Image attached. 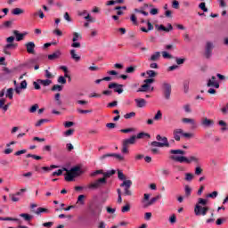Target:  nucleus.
<instances>
[{
  "instance_id": "f257e3e1",
  "label": "nucleus",
  "mask_w": 228,
  "mask_h": 228,
  "mask_svg": "<svg viewBox=\"0 0 228 228\" xmlns=\"http://www.w3.org/2000/svg\"><path fill=\"white\" fill-rule=\"evenodd\" d=\"M186 151L183 150H170L169 159H171L172 161H175L176 163H187V165H190L191 163L199 165V163H200V159H199L197 155L184 157Z\"/></svg>"
},
{
  "instance_id": "f03ea898",
  "label": "nucleus",
  "mask_w": 228,
  "mask_h": 228,
  "mask_svg": "<svg viewBox=\"0 0 228 228\" xmlns=\"http://www.w3.org/2000/svg\"><path fill=\"white\" fill-rule=\"evenodd\" d=\"M67 174L65 175V181L71 182L76 179V177H79L81 174H83V171L81 170V167L79 166H76L70 168L69 171H68L67 168H63Z\"/></svg>"
},
{
  "instance_id": "7ed1b4c3",
  "label": "nucleus",
  "mask_w": 228,
  "mask_h": 228,
  "mask_svg": "<svg viewBox=\"0 0 228 228\" xmlns=\"http://www.w3.org/2000/svg\"><path fill=\"white\" fill-rule=\"evenodd\" d=\"M173 135H174L175 142H181V136L183 138H187V139L193 138V136H195L191 133L184 132V130L183 128H175L173 131Z\"/></svg>"
},
{
  "instance_id": "20e7f679",
  "label": "nucleus",
  "mask_w": 228,
  "mask_h": 228,
  "mask_svg": "<svg viewBox=\"0 0 228 228\" xmlns=\"http://www.w3.org/2000/svg\"><path fill=\"white\" fill-rule=\"evenodd\" d=\"M143 85L141 86V88L137 92H154V87H152V83H154V78H148L143 81Z\"/></svg>"
},
{
  "instance_id": "39448f33",
  "label": "nucleus",
  "mask_w": 228,
  "mask_h": 228,
  "mask_svg": "<svg viewBox=\"0 0 228 228\" xmlns=\"http://www.w3.org/2000/svg\"><path fill=\"white\" fill-rule=\"evenodd\" d=\"M133 182L131 180H125L121 184L120 187L124 188V195L126 197H131L133 195V191L129 188H131Z\"/></svg>"
},
{
  "instance_id": "423d86ee",
  "label": "nucleus",
  "mask_w": 228,
  "mask_h": 228,
  "mask_svg": "<svg viewBox=\"0 0 228 228\" xmlns=\"http://www.w3.org/2000/svg\"><path fill=\"white\" fill-rule=\"evenodd\" d=\"M208 211H209V208L201 207L200 205H196L194 208V213L196 216H206L208 215Z\"/></svg>"
},
{
  "instance_id": "0eeeda50",
  "label": "nucleus",
  "mask_w": 228,
  "mask_h": 228,
  "mask_svg": "<svg viewBox=\"0 0 228 228\" xmlns=\"http://www.w3.org/2000/svg\"><path fill=\"white\" fill-rule=\"evenodd\" d=\"M162 90L165 96V99L168 101L170 99V95L172 94V86L169 83L164 82L162 84Z\"/></svg>"
},
{
  "instance_id": "6e6552de",
  "label": "nucleus",
  "mask_w": 228,
  "mask_h": 228,
  "mask_svg": "<svg viewBox=\"0 0 228 228\" xmlns=\"http://www.w3.org/2000/svg\"><path fill=\"white\" fill-rule=\"evenodd\" d=\"M81 34L77 32H73V43L71 44V47H73L74 49H79V47H81V43L77 42V40H81Z\"/></svg>"
},
{
  "instance_id": "1a4fd4ad",
  "label": "nucleus",
  "mask_w": 228,
  "mask_h": 228,
  "mask_svg": "<svg viewBox=\"0 0 228 228\" xmlns=\"http://www.w3.org/2000/svg\"><path fill=\"white\" fill-rule=\"evenodd\" d=\"M102 184H106V178H100V179L96 180L93 183H90L88 185V188L90 190H97V189L101 188V186H102Z\"/></svg>"
},
{
  "instance_id": "9d476101",
  "label": "nucleus",
  "mask_w": 228,
  "mask_h": 228,
  "mask_svg": "<svg viewBox=\"0 0 228 228\" xmlns=\"http://www.w3.org/2000/svg\"><path fill=\"white\" fill-rule=\"evenodd\" d=\"M207 86L209 88H220V83L216 80V77L213 76L208 79Z\"/></svg>"
},
{
  "instance_id": "9b49d317",
  "label": "nucleus",
  "mask_w": 228,
  "mask_h": 228,
  "mask_svg": "<svg viewBox=\"0 0 228 228\" xmlns=\"http://www.w3.org/2000/svg\"><path fill=\"white\" fill-rule=\"evenodd\" d=\"M106 158H115L118 161H124L125 159L124 156L118 153H107L100 157V159H106Z\"/></svg>"
},
{
  "instance_id": "f8f14e48",
  "label": "nucleus",
  "mask_w": 228,
  "mask_h": 228,
  "mask_svg": "<svg viewBox=\"0 0 228 228\" xmlns=\"http://www.w3.org/2000/svg\"><path fill=\"white\" fill-rule=\"evenodd\" d=\"M151 145L152 147H170V143L167 137H163V142L154 141L151 142Z\"/></svg>"
},
{
  "instance_id": "ddd939ff",
  "label": "nucleus",
  "mask_w": 228,
  "mask_h": 228,
  "mask_svg": "<svg viewBox=\"0 0 228 228\" xmlns=\"http://www.w3.org/2000/svg\"><path fill=\"white\" fill-rule=\"evenodd\" d=\"M25 47L28 54H35V48L37 47L35 42L30 41L26 43Z\"/></svg>"
},
{
  "instance_id": "4468645a",
  "label": "nucleus",
  "mask_w": 228,
  "mask_h": 228,
  "mask_svg": "<svg viewBox=\"0 0 228 228\" xmlns=\"http://www.w3.org/2000/svg\"><path fill=\"white\" fill-rule=\"evenodd\" d=\"M70 58L73 60V61H76L77 63L79 62L81 60V55L77 53L76 49H71L69 51Z\"/></svg>"
},
{
  "instance_id": "2eb2a0df",
  "label": "nucleus",
  "mask_w": 228,
  "mask_h": 228,
  "mask_svg": "<svg viewBox=\"0 0 228 228\" xmlns=\"http://www.w3.org/2000/svg\"><path fill=\"white\" fill-rule=\"evenodd\" d=\"M109 88H114V92H117L118 94H122L124 92V86L117 83H111L109 85Z\"/></svg>"
},
{
  "instance_id": "dca6fc26",
  "label": "nucleus",
  "mask_w": 228,
  "mask_h": 228,
  "mask_svg": "<svg viewBox=\"0 0 228 228\" xmlns=\"http://www.w3.org/2000/svg\"><path fill=\"white\" fill-rule=\"evenodd\" d=\"M202 127H213L215 126V121L208 118H203L201 120Z\"/></svg>"
},
{
  "instance_id": "f3484780",
  "label": "nucleus",
  "mask_w": 228,
  "mask_h": 228,
  "mask_svg": "<svg viewBox=\"0 0 228 228\" xmlns=\"http://www.w3.org/2000/svg\"><path fill=\"white\" fill-rule=\"evenodd\" d=\"M122 143L126 145V147H129V145H134V143H136V135H133L128 139L123 140Z\"/></svg>"
},
{
  "instance_id": "a211bd4d",
  "label": "nucleus",
  "mask_w": 228,
  "mask_h": 228,
  "mask_svg": "<svg viewBox=\"0 0 228 228\" xmlns=\"http://www.w3.org/2000/svg\"><path fill=\"white\" fill-rule=\"evenodd\" d=\"M156 28L159 31H166V33H168L174 29V27H172V24L170 23L167 24V28L163 25H157Z\"/></svg>"
},
{
  "instance_id": "6ab92c4d",
  "label": "nucleus",
  "mask_w": 228,
  "mask_h": 228,
  "mask_svg": "<svg viewBox=\"0 0 228 228\" xmlns=\"http://www.w3.org/2000/svg\"><path fill=\"white\" fill-rule=\"evenodd\" d=\"M134 102L136 103L137 108H145V106H147V101L143 98L134 99Z\"/></svg>"
},
{
  "instance_id": "aec40b11",
  "label": "nucleus",
  "mask_w": 228,
  "mask_h": 228,
  "mask_svg": "<svg viewBox=\"0 0 228 228\" xmlns=\"http://www.w3.org/2000/svg\"><path fill=\"white\" fill-rule=\"evenodd\" d=\"M61 58V51L57 50L53 53L48 55V60H58Z\"/></svg>"
},
{
  "instance_id": "412c9836",
  "label": "nucleus",
  "mask_w": 228,
  "mask_h": 228,
  "mask_svg": "<svg viewBox=\"0 0 228 228\" xmlns=\"http://www.w3.org/2000/svg\"><path fill=\"white\" fill-rule=\"evenodd\" d=\"M12 73H13V70L8 68H4L3 72L1 74V77H10Z\"/></svg>"
},
{
  "instance_id": "4be33fe9",
  "label": "nucleus",
  "mask_w": 228,
  "mask_h": 228,
  "mask_svg": "<svg viewBox=\"0 0 228 228\" xmlns=\"http://www.w3.org/2000/svg\"><path fill=\"white\" fill-rule=\"evenodd\" d=\"M147 26L148 28H146L145 27H142L141 31H142L143 33H149V31H152V29H154V27L152 26V23H151V21H147Z\"/></svg>"
},
{
  "instance_id": "5701e85b",
  "label": "nucleus",
  "mask_w": 228,
  "mask_h": 228,
  "mask_svg": "<svg viewBox=\"0 0 228 228\" xmlns=\"http://www.w3.org/2000/svg\"><path fill=\"white\" fill-rule=\"evenodd\" d=\"M149 199H151V195L145 193V194H144V198H143V200H142V207H143V208H149V206H150V205H148V204H149Z\"/></svg>"
},
{
  "instance_id": "b1692460",
  "label": "nucleus",
  "mask_w": 228,
  "mask_h": 228,
  "mask_svg": "<svg viewBox=\"0 0 228 228\" xmlns=\"http://www.w3.org/2000/svg\"><path fill=\"white\" fill-rule=\"evenodd\" d=\"M161 58V53L159 52H155L154 53L151 54L150 58V61H158Z\"/></svg>"
},
{
  "instance_id": "393cba45",
  "label": "nucleus",
  "mask_w": 228,
  "mask_h": 228,
  "mask_svg": "<svg viewBox=\"0 0 228 228\" xmlns=\"http://www.w3.org/2000/svg\"><path fill=\"white\" fill-rule=\"evenodd\" d=\"M13 35L16 37L17 42H20V40H23L24 37H26V34H21L18 30H14Z\"/></svg>"
},
{
  "instance_id": "a878e982",
  "label": "nucleus",
  "mask_w": 228,
  "mask_h": 228,
  "mask_svg": "<svg viewBox=\"0 0 228 228\" xmlns=\"http://www.w3.org/2000/svg\"><path fill=\"white\" fill-rule=\"evenodd\" d=\"M20 216L25 220V222H31L33 220V216L26 213L20 214Z\"/></svg>"
},
{
  "instance_id": "bb28decb",
  "label": "nucleus",
  "mask_w": 228,
  "mask_h": 228,
  "mask_svg": "<svg viewBox=\"0 0 228 228\" xmlns=\"http://www.w3.org/2000/svg\"><path fill=\"white\" fill-rule=\"evenodd\" d=\"M218 125L221 126L222 133H224L225 131H228V126H227V123L225 121L220 120L218 122Z\"/></svg>"
},
{
  "instance_id": "cd10ccee",
  "label": "nucleus",
  "mask_w": 228,
  "mask_h": 228,
  "mask_svg": "<svg viewBox=\"0 0 228 228\" xmlns=\"http://www.w3.org/2000/svg\"><path fill=\"white\" fill-rule=\"evenodd\" d=\"M183 124H191V126H195V119L190 118H182Z\"/></svg>"
},
{
  "instance_id": "c85d7f7f",
  "label": "nucleus",
  "mask_w": 228,
  "mask_h": 228,
  "mask_svg": "<svg viewBox=\"0 0 228 228\" xmlns=\"http://www.w3.org/2000/svg\"><path fill=\"white\" fill-rule=\"evenodd\" d=\"M37 83H39V85H43V86H49V85H51L53 81L50 79H45V80L38 79Z\"/></svg>"
},
{
  "instance_id": "c756f323",
  "label": "nucleus",
  "mask_w": 228,
  "mask_h": 228,
  "mask_svg": "<svg viewBox=\"0 0 228 228\" xmlns=\"http://www.w3.org/2000/svg\"><path fill=\"white\" fill-rule=\"evenodd\" d=\"M24 13V9L22 8H14L12 11V15H22Z\"/></svg>"
},
{
  "instance_id": "7c9ffc66",
  "label": "nucleus",
  "mask_w": 228,
  "mask_h": 228,
  "mask_svg": "<svg viewBox=\"0 0 228 228\" xmlns=\"http://www.w3.org/2000/svg\"><path fill=\"white\" fill-rule=\"evenodd\" d=\"M163 118V112L161 110H158L155 116L153 117V120L156 122L161 120Z\"/></svg>"
},
{
  "instance_id": "2f4dec72",
  "label": "nucleus",
  "mask_w": 228,
  "mask_h": 228,
  "mask_svg": "<svg viewBox=\"0 0 228 228\" xmlns=\"http://www.w3.org/2000/svg\"><path fill=\"white\" fill-rule=\"evenodd\" d=\"M211 49H213V43L208 42L206 45V52L208 56L211 55Z\"/></svg>"
},
{
  "instance_id": "473e14b6",
  "label": "nucleus",
  "mask_w": 228,
  "mask_h": 228,
  "mask_svg": "<svg viewBox=\"0 0 228 228\" xmlns=\"http://www.w3.org/2000/svg\"><path fill=\"white\" fill-rule=\"evenodd\" d=\"M183 92L184 94H188V92H190V80L183 81Z\"/></svg>"
},
{
  "instance_id": "72a5a7b5",
  "label": "nucleus",
  "mask_w": 228,
  "mask_h": 228,
  "mask_svg": "<svg viewBox=\"0 0 228 228\" xmlns=\"http://www.w3.org/2000/svg\"><path fill=\"white\" fill-rule=\"evenodd\" d=\"M91 213L94 216H99V215L102 213V208L101 207H96L95 210H92Z\"/></svg>"
},
{
  "instance_id": "f704fd0d",
  "label": "nucleus",
  "mask_w": 228,
  "mask_h": 228,
  "mask_svg": "<svg viewBox=\"0 0 228 228\" xmlns=\"http://www.w3.org/2000/svg\"><path fill=\"white\" fill-rule=\"evenodd\" d=\"M114 174H115V170H113V169L107 171L105 173L103 171V174H102L103 179H108V177H111V175H114Z\"/></svg>"
},
{
  "instance_id": "c9c22d12",
  "label": "nucleus",
  "mask_w": 228,
  "mask_h": 228,
  "mask_svg": "<svg viewBox=\"0 0 228 228\" xmlns=\"http://www.w3.org/2000/svg\"><path fill=\"white\" fill-rule=\"evenodd\" d=\"M85 199H86L85 195L83 194L79 195L77 200V204H80V206H85Z\"/></svg>"
},
{
  "instance_id": "e433bc0d",
  "label": "nucleus",
  "mask_w": 228,
  "mask_h": 228,
  "mask_svg": "<svg viewBox=\"0 0 228 228\" xmlns=\"http://www.w3.org/2000/svg\"><path fill=\"white\" fill-rule=\"evenodd\" d=\"M146 74L150 79H152V77H156V76H158V73L152 69L147 70Z\"/></svg>"
},
{
  "instance_id": "4c0bfd02",
  "label": "nucleus",
  "mask_w": 228,
  "mask_h": 228,
  "mask_svg": "<svg viewBox=\"0 0 228 228\" xmlns=\"http://www.w3.org/2000/svg\"><path fill=\"white\" fill-rule=\"evenodd\" d=\"M2 222H19V219L13 217H0Z\"/></svg>"
},
{
  "instance_id": "58836bf2",
  "label": "nucleus",
  "mask_w": 228,
  "mask_h": 228,
  "mask_svg": "<svg viewBox=\"0 0 228 228\" xmlns=\"http://www.w3.org/2000/svg\"><path fill=\"white\" fill-rule=\"evenodd\" d=\"M42 213H49V209L45 208H37L36 210V215H42Z\"/></svg>"
},
{
  "instance_id": "ea45409f",
  "label": "nucleus",
  "mask_w": 228,
  "mask_h": 228,
  "mask_svg": "<svg viewBox=\"0 0 228 228\" xmlns=\"http://www.w3.org/2000/svg\"><path fill=\"white\" fill-rule=\"evenodd\" d=\"M128 211H131V205L129 203L126 204L121 208V213H128Z\"/></svg>"
},
{
  "instance_id": "a19ab883",
  "label": "nucleus",
  "mask_w": 228,
  "mask_h": 228,
  "mask_svg": "<svg viewBox=\"0 0 228 228\" xmlns=\"http://www.w3.org/2000/svg\"><path fill=\"white\" fill-rule=\"evenodd\" d=\"M5 96L8 98V99H13V88H9L7 89V92L5 94Z\"/></svg>"
},
{
  "instance_id": "79ce46f5",
  "label": "nucleus",
  "mask_w": 228,
  "mask_h": 228,
  "mask_svg": "<svg viewBox=\"0 0 228 228\" xmlns=\"http://www.w3.org/2000/svg\"><path fill=\"white\" fill-rule=\"evenodd\" d=\"M9 197H10V199L12 202H19V200H20V197H19L15 193L14 194H10Z\"/></svg>"
},
{
  "instance_id": "37998d69",
  "label": "nucleus",
  "mask_w": 228,
  "mask_h": 228,
  "mask_svg": "<svg viewBox=\"0 0 228 228\" xmlns=\"http://www.w3.org/2000/svg\"><path fill=\"white\" fill-rule=\"evenodd\" d=\"M134 117H136V112H129L124 115V118L126 120H129V118H133Z\"/></svg>"
},
{
  "instance_id": "c03bdc74",
  "label": "nucleus",
  "mask_w": 228,
  "mask_h": 228,
  "mask_svg": "<svg viewBox=\"0 0 228 228\" xmlns=\"http://www.w3.org/2000/svg\"><path fill=\"white\" fill-rule=\"evenodd\" d=\"M61 90H63V86L54 85V86L52 87V91H53V92H61Z\"/></svg>"
},
{
  "instance_id": "a18cd8bd",
  "label": "nucleus",
  "mask_w": 228,
  "mask_h": 228,
  "mask_svg": "<svg viewBox=\"0 0 228 228\" xmlns=\"http://www.w3.org/2000/svg\"><path fill=\"white\" fill-rule=\"evenodd\" d=\"M161 199V194L157 195L156 197L152 198L150 201L149 204L150 206H152L157 200H159Z\"/></svg>"
},
{
  "instance_id": "49530a36",
  "label": "nucleus",
  "mask_w": 228,
  "mask_h": 228,
  "mask_svg": "<svg viewBox=\"0 0 228 228\" xmlns=\"http://www.w3.org/2000/svg\"><path fill=\"white\" fill-rule=\"evenodd\" d=\"M118 177L119 179V181H126V175H124V173L121 170H118Z\"/></svg>"
},
{
  "instance_id": "de8ad7c7",
  "label": "nucleus",
  "mask_w": 228,
  "mask_h": 228,
  "mask_svg": "<svg viewBox=\"0 0 228 228\" xmlns=\"http://www.w3.org/2000/svg\"><path fill=\"white\" fill-rule=\"evenodd\" d=\"M38 16L40 19H44L45 17V14H44V12L39 9L37 12L34 13V17Z\"/></svg>"
},
{
  "instance_id": "09e8293b",
  "label": "nucleus",
  "mask_w": 228,
  "mask_h": 228,
  "mask_svg": "<svg viewBox=\"0 0 228 228\" xmlns=\"http://www.w3.org/2000/svg\"><path fill=\"white\" fill-rule=\"evenodd\" d=\"M218 197V191H214L213 192L207 195L208 199H216Z\"/></svg>"
},
{
  "instance_id": "8fccbe9b",
  "label": "nucleus",
  "mask_w": 228,
  "mask_h": 228,
  "mask_svg": "<svg viewBox=\"0 0 228 228\" xmlns=\"http://www.w3.org/2000/svg\"><path fill=\"white\" fill-rule=\"evenodd\" d=\"M57 83H59L60 85H66L67 84V79L65 78V77L61 76V77H58Z\"/></svg>"
},
{
  "instance_id": "3c124183",
  "label": "nucleus",
  "mask_w": 228,
  "mask_h": 228,
  "mask_svg": "<svg viewBox=\"0 0 228 228\" xmlns=\"http://www.w3.org/2000/svg\"><path fill=\"white\" fill-rule=\"evenodd\" d=\"M185 196L190 197L191 195V189L189 185L184 186Z\"/></svg>"
},
{
  "instance_id": "603ef678",
  "label": "nucleus",
  "mask_w": 228,
  "mask_h": 228,
  "mask_svg": "<svg viewBox=\"0 0 228 228\" xmlns=\"http://www.w3.org/2000/svg\"><path fill=\"white\" fill-rule=\"evenodd\" d=\"M187 182H191L193 181V174L191 173H186L185 174V178H184Z\"/></svg>"
},
{
  "instance_id": "864d4df0",
  "label": "nucleus",
  "mask_w": 228,
  "mask_h": 228,
  "mask_svg": "<svg viewBox=\"0 0 228 228\" xmlns=\"http://www.w3.org/2000/svg\"><path fill=\"white\" fill-rule=\"evenodd\" d=\"M206 204H208V200L207 199L200 198L198 200V205L199 206H206Z\"/></svg>"
},
{
  "instance_id": "5fc2aeb1",
  "label": "nucleus",
  "mask_w": 228,
  "mask_h": 228,
  "mask_svg": "<svg viewBox=\"0 0 228 228\" xmlns=\"http://www.w3.org/2000/svg\"><path fill=\"white\" fill-rule=\"evenodd\" d=\"M55 101H56L57 106H61L62 102H61V100L60 99V93H57L55 94Z\"/></svg>"
},
{
  "instance_id": "6e6d98bb",
  "label": "nucleus",
  "mask_w": 228,
  "mask_h": 228,
  "mask_svg": "<svg viewBox=\"0 0 228 228\" xmlns=\"http://www.w3.org/2000/svg\"><path fill=\"white\" fill-rule=\"evenodd\" d=\"M106 209H107V213H109V215H115V213L117 211L116 208H111V207H107Z\"/></svg>"
},
{
  "instance_id": "4d7b16f0",
  "label": "nucleus",
  "mask_w": 228,
  "mask_h": 228,
  "mask_svg": "<svg viewBox=\"0 0 228 228\" xmlns=\"http://www.w3.org/2000/svg\"><path fill=\"white\" fill-rule=\"evenodd\" d=\"M161 174H162V175H164L165 177H168V175H170V169L163 168V169L161 170Z\"/></svg>"
},
{
  "instance_id": "13d9d810",
  "label": "nucleus",
  "mask_w": 228,
  "mask_h": 228,
  "mask_svg": "<svg viewBox=\"0 0 228 228\" xmlns=\"http://www.w3.org/2000/svg\"><path fill=\"white\" fill-rule=\"evenodd\" d=\"M122 154H129V149H127V146L124 143H122Z\"/></svg>"
},
{
  "instance_id": "bf43d9fd",
  "label": "nucleus",
  "mask_w": 228,
  "mask_h": 228,
  "mask_svg": "<svg viewBox=\"0 0 228 228\" xmlns=\"http://www.w3.org/2000/svg\"><path fill=\"white\" fill-rule=\"evenodd\" d=\"M53 33V35H56V37H63V32L59 28L54 29Z\"/></svg>"
},
{
  "instance_id": "052dcab7",
  "label": "nucleus",
  "mask_w": 228,
  "mask_h": 228,
  "mask_svg": "<svg viewBox=\"0 0 228 228\" xmlns=\"http://www.w3.org/2000/svg\"><path fill=\"white\" fill-rule=\"evenodd\" d=\"M183 110L185 113H191V107L190 104L183 105Z\"/></svg>"
},
{
  "instance_id": "680f3d73",
  "label": "nucleus",
  "mask_w": 228,
  "mask_h": 228,
  "mask_svg": "<svg viewBox=\"0 0 228 228\" xmlns=\"http://www.w3.org/2000/svg\"><path fill=\"white\" fill-rule=\"evenodd\" d=\"M99 174H102V175L103 174L102 169L96 170V171L91 173V177H95V175H99Z\"/></svg>"
},
{
  "instance_id": "e2e57ef3",
  "label": "nucleus",
  "mask_w": 228,
  "mask_h": 228,
  "mask_svg": "<svg viewBox=\"0 0 228 228\" xmlns=\"http://www.w3.org/2000/svg\"><path fill=\"white\" fill-rule=\"evenodd\" d=\"M72 134H74V129H69L64 132V136H72Z\"/></svg>"
},
{
  "instance_id": "0e129e2a",
  "label": "nucleus",
  "mask_w": 228,
  "mask_h": 228,
  "mask_svg": "<svg viewBox=\"0 0 228 228\" xmlns=\"http://www.w3.org/2000/svg\"><path fill=\"white\" fill-rule=\"evenodd\" d=\"M162 56H163V58H165L166 60H170V59H172V56H171L170 53H168L167 52H162Z\"/></svg>"
},
{
  "instance_id": "69168bd1",
  "label": "nucleus",
  "mask_w": 228,
  "mask_h": 228,
  "mask_svg": "<svg viewBox=\"0 0 228 228\" xmlns=\"http://www.w3.org/2000/svg\"><path fill=\"white\" fill-rule=\"evenodd\" d=\"M45 122H47V119H40L36 123V127H40V126H42V124H45Z\"/></svg>"
},
{
  "instance_id": "338daca9",
  "label": "nucleus",
  "mask_w": 228,
  "mask_h": 228,
  "mask_svg": "<svg viewBox=\"0 0 228 228\" xmlns=\"http://www.w3.org/2000/svg\"><path fill=\"white\" fill-rule=\"evenodd\" d=\"M199 8L200 9V10H202L203 12H208V9L206 8V3H200V4H199Z\"/></svg>"
},
{
  "instance_id": "774afa93",
  "label": "nucleus",
  "mask_w": 228,
  "mask_h": 228,
  "mask_svg": "<svg viewBox=\"0 0 228 228\" xmlns=\"http://www.w3.org/2000/svg\"><path fill=\"white\" fill-rule=\"evenodd\" d=\"M37 110H38V104H34L30 109H29V112L30 113H35L37 111Z\"/></svg>"
}]
</instances>
